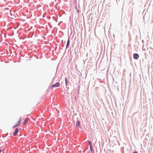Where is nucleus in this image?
<instances>
[{"label":"nucleus","mask_w":153,"mask_h":153,"mask_svg":"<svg viewBox=\"0 0 153 153\" xmlns=\"http://www.w3.org/2000/svg\"><path fill=\"white\" fill-rule=\"evenodd\" d=\"M60 85V84L59 82H57L55 84L52 85L51 87V88L53 89V88L54 87H59Z\"/></svg>","instance_id":"f257e3e1"},{"label":"nucleus","mask_w":153,"mask_h":153,"mask_svg":"<svg viewBox=\"0 0 153 153\" xmlns=\"http://www.w3.org/2000/svg\"><path fill=\"white\" fill-rule=\"evenodd\" d=\"M22 121V118L21 117H20L19 119V120L16 123V124L13 127V128H15L16 127L18 126L21 123Z\"/></svg>","instance_id":"f03ea898"},{"label":"nucleus","mask_w":153,"mask_h":153,"mask_svg":"<svg viewBox=\"0 0 153 153\" xmlns=\"http://www.w3.org/2000/svg\"><path fill=\"white\" fill-rule=\"evenodd\" d=\"M19 131V129L18 128H16V129L15 131L13 133L14 136H16L17 134V133H18Z\"/></svg>","instance_id":"7ed1b4c3"},{"label":"nucleus","mask_w":153,"mask_h":153,"mask_svg":"<svg viewBox=\"0 0 153 153\" xmlns=\"http://www.w3.org/2000/svg\"><path fill=\"white\" fill-rule=\"evenodd\" d=\"M28 120V119H26L24 121L23 123V124L24 125H25L27 124Z\"/></svg>","instance_id":"20e7f679"},{"label":"nucleus","mask_w":153,"mask_h":153,"mask_svg":"<svg viewBox=\"0 0 153 153\" xmlns=\"http://www.w3.org/2000/svg\"><path fill=\"white\" fill-rule=\"evenodd\" d=\"M139 57V56L137 54H134V59H137Z\"/></svg>","instance_id":"39448f33"},{"label":"nucleus","mask_w":153,"mask_h":153,"mask_svg":"<svg viewBox=\"0 0 153 153\" xmlns=\"http://www.w3.org/2000/svg\"><path fill=\"white\" fill-rule=\"evenodd\" d=\"M76 123V126L77 127H79L80 125V123L77 120Z\"/></svg>","instance_id":"423d86ee"},{"label":"nucleus","mask_w":153,"mask_h":153,"mask_svg":"<svg viewBox=\"0 0 153 153\" xmlns=\"http://www.w3.org/2000/svg\"><path fill=\"white\" fill-rule=\"evenodd\" d=\"M90 150L91 152L92 153H94V151L93 149V148L92 147V146H91H91H90Z\"/></svg>","instance_id":"0eeeda50"},{"label":"nucleus","mask_w":153,"mask_h":153,"mask_svg":"<svg viewBox=\"0 0 153 153\" xmlns=\"http://www.w3.org/2000/svg\"><path fill=\"white\" fill-rule=\"evenodd\" d=\"M69 39H68L67 41V43L66 45V48H68L69 46Z\"/></svg>","instance_id":"6e6552de"},{"label":"nucleus","mask_w":153,"mask_h":153,"mask_svg":"<svg viewBox=\"0 0 153 153\" xmlns=\"http://www.w3.org/2000/svg\"><path fill=\"white\" fill-rule=\"evenodd\" d=\"M65 85L66 86H67V83H68V82L67 80V79L66 78H65Z\"/></svg>","instance_id":"1a4fd4ad"},{"label":"nucleus","mask_w":153,"mask_h":153,"mask_svg":"<svg viewBox=\"0 0 153 153\" xmlns=\"http://www.w3.org/2000/svg\"><path fill=\"white\" fill-rule=\"evenodd\" d=\"M88 143L90 145V146H91H91H92V145L91 143V142L90 141H88Z\"/></svg>","instance_id":"9d476101"},{"label":"nucleus","mask_w":153,"mask_h":153,"mask_svg":"<svg viewBox=\"0 0 153 153\" xmlns=\"http://www.w3.org/2000/svg\"><path fill=\"white\" fill-rule=\"evenodd\" d=\"M77 12H78V13H79V10H77Z\"/></svg>","instance_id":"9b49d317"},{"label":"nucleus","mask_w":153,"mask_h":153,"mask_svg":"<svg viewBox=\"0 0 153 153\" xmlns=\"http://www.w3.org/2000/svg\"><path fill=\"white\" fill-rule=\"evenodd\" d=\"M1 151H2V150L1 149H0V153L1 152Z\"/></svg>","instance_id":"f8f14e48"},{"label":"nucleus","mask_w":153,"mask_h":153,"mask_svg":"<svg viewBox=\"0 0 153 153\" xmlns=\"http://www.w3.org/2000/svg\"><path fill=\"white\" fill-rule=\"evenodd\" d=\"M134 153H138L137 152H134Z\"/></svg>","instance_id":"ddd939ff"},{"label":"nucleus","mask_w":153,"mask_h":153,"mask_svg":"<svg viewBox=\"0 0 153 153\" xmlns=\"http://www.w3.org/2000/svg\"><path fill=\"white\" fill-rule=\"evenodd\" d=\"M133 153H134V152Z\"/></svg>","instance_id":"4468645a"}]
</instances>
